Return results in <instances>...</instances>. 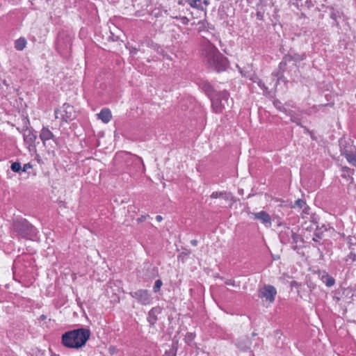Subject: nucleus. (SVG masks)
Wrapping results in <instances>:
<instances>
[{"instance_id": "f257e3e1", "label": "nucleus", "mask_w": 356, "mask_h": 356, "mask_svg": "<svg viewBox=\"0 0 356 356\" xmlns=\"http://www.w3.org/2000/svg\"><path fill=\"white\" fill-rule=\"evenodd\" d=\"M200 88L208 96L211 102V107L216 113H221L223 110L231 106L233 100L229 99V93L224 90L217 92L213 87L207 81L200 83Z\"/></svg>"}, {"instance_id": "f03ea898", "label": "nucleus", "mask_w": 356, "mask_h": 356, "mask_svg": "<svg viewBox=\"0 0 356 356\" xmlns=\"http://www.w3.org/2000/svg\"><path fill=\"white\" fill-rule=\"evenodd\" d=\"M202 56L205 65L218 72L226 70L228 67L227 58L209 41L203 44Z\"/></svg>"}, {"instance_id": "7ed1b4c3", "label": "nucleus", "mask_w": 356, "mask_h": 356, "mask_svg": "<svg viewBox=\"0 0 356 356\" xmlns=\"http://www.w3.org/2000/svg\"><path fill=\"white\" fill-rule=\"evenodd\" d=\"M90 334V330L84 327L67 331L62 335V343L67 348L79 349L86 345Z\"/></svg>"}, {"instance_id": "20e7f679", "label": "nucleus", "mask_w": 356, "mask_h": 356, "mask_svg": "<svg viewBox=\"0 0 356 356\" xmlns=\"http://www.w3.org/2000/svg\"><path fill=\"white\" fill-rule=\"evenodd\" d=\"M11 230L17 236L29 240H33L38 233L37 229L26 219L22 218L13 219Z\"/></svg>"}, {"instance_id": "39448f33", "label": "nucleus", "mask_w": 356, "mask_h": 356, "mask_svg": "<svg viewBox=\"0 0 356 356\" xmlns=\"http://www.w3.org/2000/svg\"><path fill=\"white\" fill-rule=\"evenodd\" d=\"M130 296L143 305H150L152 302L151 293L146 289H138L129 293Z\"/></svg>"}, {"instance_id": "423d86ee", "label": "nucleus", "mask_w": 356, "mask_h": 356, "mask_svg": "<svg viewBox=\"0 0 356 356\" xmlns=\"http://www.w3.org/2000/svg\"><path fill=\"white\" fill-rule=\"evenodd\" d=\"M74 107L69 104H64L60 110H55L56 118H58V115L60 113L61 118L65 122L72 120L74 118Z\"/></svg>"}, {"instance_id": "0eeeda50", "label": "nucleus", "mask_w": 356, "mask_h": 356, "mask_svg": "<svg viewBox=\"0 0 356 356\" xmlns=\"http://www.w3.org/2000/svg\"><path fill=\"white\" fill-rule=\"evenodd\" d=\"M261 298H264L266 300L272 303L275 300L277 291L275 288L272 285H265L263 288L259 290Z\"/></svg>"}, {"instance_id": "6e6552de", "label": "nucleus", "mask_w": 356, "mask_h": 356, "mask_svg": "<svg viewBox=\"0 0 356 356\" xmlns=\"http://www.w3.org/2000/svg\"><path fill=\"white\" fill-rule=\"evenodd\" d=\"M254 216V220H259L266 227H270L272 224V220L270 216L264 211L259 212H253L251 213Z\"/></svg>"}, {"instance_id": "1a4fd4ad", "label": "nucleus", "mask_w": 356, "mask_h": 356, "mask_svg": "<svg viewBox=\"0 0 356 356\" xmlns=\"http://www.w3.org/2000/svg\"><path fill=\"white\" fill-rule=\"evenodd\" d=\"M340 152L341 154L343 156H347L352 151L356 150V146H355L352 141L343 140L339 141Z\"/></svg>"}, {"instance_id": "9d476101", "label": "nucleus", "mask_w": 356, "mask_h": 356, "mask_svg": "<svg viewBox=\"0 0 356 356\" xmlns=\"http://www.w3.org/2000/svg\"><path fill=\"white\" fill-rule=\"evenodd\" d=\"M294 231L289 227H285L280 232L279 237L280 241L283 244H289L292 236H293Z\"/></svg>"}, {"instance_id": "9b49d317", "label": "nucleus", "mask_w": 356, "mask_h": 356, "mask_svg": "<svg viewBox=\"0 0 356 356\" xmlns=\"http://www.w3.org/2000/svg\"><path fill=\"white\" fill-rule=\"evenodd\" d=\"M161 312L162 308L159 306L152 307L149 311L147 321L151 326H154L158 320L157 316L161 314Z\"/></svg>"}, {"instance_id": "f8f14e48", "label": "nucleus", "mask_w": 356, "mask_h": 356, "mask_svg": "<svg viewBox=\"0 0 356 356\" xmlns=\"http://www.w3.org/2000/svg\"><path fill=\"white\" fill-rule=\"evenodd\" d=\"M290 62V57L284 56L282 60V61L279 64L278 70L276 73H274V75L277 76V79L284 81V72L286 70V66L287 63Z\"/></svg>"}, {"instance_id": "ddd939ff", "label": "nucleus", "mask_w": 356, "mask_h": 356, "mask_svg": "<svg viewBox=\"0 0 356 356\" xmlns=\"http://www.w3.org/2000/svg\"><path fill=\"white\" fill-rule=\"evenodd\" d=\"M40 138L42 140L44 145L45 144V142L47 140H49L50 139L55 140V137L53 133L47 127H42L40 134Z\"/></svg>"}, {"instance_id": "4468645a", "label": "nucleus", "mask_w": 356, "mask_h": 356, "mask_svg": "<svg viewBox=\"0 0 356 356\" xmlns=\"http://www.w3.org/2000/svg\"><path fill=\"white\" fill-rule=\"evenodd\" d=\"M97 116L104 123H108L112 118L111 112L108 108L102 109Z\"/></svg>"}, {"instance_id": "2eb2a0df", "label": "nucleus", "mask_w": 356, "mask_h": 356, "mask_svg": "<svg viewBox=\"0 0 356 356\" xmlns=\"http://www.w3.org/2000/svg\"><path fill=\"white\" fill-rule=\"evenodd\" d=\"M211 197L216 199L218 197L223 198L225 200H232V202H235L234 200V197L232 193L227 192H213L211 195Z\"/></svg>"}, {"instance_id": "dca6fc26", "label": "nucleus", "mask_w": 356, "mask_h": 356, "mask_svg": "<svg viewBox=\"0 0 356 356\" xmlns=\"http://www.w3.org/2000/svg\"><path fill=\"white\" fill-rule=\"evenodd\" d=\"M303 241H304V240H303V238L302 237V236L294 232L293 236H292L291 243H289V244H291V248L293 250H298V243H303Z\"/></svg>"}, {"instance_id": "f3484780", "label": "nucleus", "mask_w": 356, "mask_h": 356, "mask_svg": "<svg viewBox=\"0 0 356 356\" xmlns=\"http://www.w3.org/2000/svg\"><path fill=\"white\" fill-rule=\"evenodd\" d=\"M321 280L327 287H331L335 284L334 278L325 271L321 275Z\"/></svg>"}, {"instance_id": "a211bd4d", "label": "nucleus", "mask_w": 356, "mask_h": 356, "mask_svg": "<svg viewBox=\"0 0 356 356\" xmlns=\"http://www.w3.org/2000/svg\"><path fill=\"white\" fill-rule=\"evenodd\" d=\"M326 230H327V229L325 227H324V226H323L321 228H319L317 226V227L314 233V237H313L312 240L318 244H321L320 243V240L323 238V232L326 231Z\"/></svg>"}, {"instance_id": "6ab92c4d", "label": "nucleus", "mask_w": 356, "mask_h": 356, "mask_svg": "<svg viewBox=\"0 0 356 356\" xmlns=\"http://www.w3.org/2000/svg\"><path fill=\"white\" fill-rule=\"evenodd\" d=\"M24 138L26 143L32 144L37 139L36 132L33 129L28 130V133L24 134Z\"/></svg>"}, {"instance_id": "aec40b11", "label": "nucleus", "mask_w": 356, "mask_h": 356, "mask_svg": "<svg viewBox=\"0 0 356 356\" xmlns=\"http://www.w3.org/2000/svg\"><path fill=\"white\" fill-rule=\"evenodd\" d=\"M236 346L243 351H246L250 348V341L248 337L241 339L237 341Z\"/></svg>"}, {"instance_id": "412c9836", "label": "nucleus", "mask_w": 356, "mask_h": 356, "mask_svg": "<svg viewBox=\"0 0 356 356\" xmlns=\"http://www.w3.org/2000/svg\"><path fill=\"white\" fill-rule=\"evenodd\" d=\"M330 18L334 21V24L338 26L339 22L337 19L341 18L342 13L338 10L334 9L333 6L330 7Z\"/></svg>"}, {"instance_id": "4be33fe9", "label": "nucleus", "mask_w": 356, "mask_h": 356, "mask_svg": "<svg viewBox=\"0 0 356 356\" xmlns=\"http://www.w3.org/2000/svg\"><path fill=\"white\" fill-rule=\"evenodd\" d=\"M290 111L291 113L287 115L290 117L291 121L296 123L298 126L303 127L301 122L302 118L300 115L296 114L294 111L290 110Z\"/></svg>"}, {"instance_id": "5701e85b", "label": "nucleus", "mask_w": 356, "mask_h": 356, "mask_svg": "<svg viewBox=\"0 0 356 356\" xmlns=\"http://www.w3.org/2000/svg\"><path fill=\"white\" fill-rule=\"evenodd\" d=\"M26 40L21 37L15 41V48L17 51H22L26 47Z\"/></svg>"}, {"instance_id": "b1692460", "label": "nucleus", "mask_w": 356, "mask_h": 356, "mask_svg": "<svg viewBox=\"0 0 356 356\" xmlns=\"http://www.w3.org/2000/svg\"><path fill=\"white\" fill-rule=\"evenodd\" d=\"M341 171H342V175H341V177H343V178H349L351 180L353 179V175L354 174L355 172V170L354 169H351L347 166H343L341 168Z\"/></svg>"}, {"instance_id": "393cba45", "label": "nucleus", "mask_w": 356, "mask_h": 356, "mask_svg": "<svg viewBox=\"0 0 356 356\" xmlns=\"http://www.w3.org/2000/svg\"><path fill=\"white\" fill-rule=\"evenodd\" d=\"M273 105L278 110L280 111V112H282L284 113H285L286 115H290L291 113V112L290 111V110L289 109H286L282 104V102L278 100V99H275L273 101Z\"/></svg>"}, {"instance_id": "a878e982", "label": "nucleus", "mask_w": 356, "mask_h": 356, "mask_svg": "<svg viewBox=\"0 0 356 356\" xmlns=\"http://www.w3.org/2000/svg\"><path fill=\"white\" fill-rule=\"evenodd\" d=\"M186 3L191 7L203 10L202 0H186Z\"/></svg>"}, {"instance_id": "bb28decb", "label": "nucleus", "mask_w": 356, "mask_h": 356, "mask_svg": "<svg viewBox=\"0 0 356 356\" xmlns=\"http://www.w3.org/2000/svg\"><path fill=\"white\" fill-rule=\"evenodd\" d=\"M285 56L290 57V61L293 60L295 62H300L301 60H303L306 57L305 54H299L298 53H293V54H289Z\"/></svg>"}, {"instance_id": "cd10ccee", "label": "nucleus", "mask_w": 356, "mask_h": 356, "mask_svg": "<svg viewBox=\"0 0 356 356\" xmlns=\"http://www.w3.org/2000/svg\"><path fill=\"white\" fill-rule=\"evenodd\" d=\"M294 207H298L300 209L303 208V212L308 213V210L309 209V207L307 206L306 202L302 199H298L295 201Z\"/></svg>"}, {"instance_id": "c85d7f7f", "label": "nucleus", "mask_w": 356, "mask_h": 356, "mask_svg": "<svg viewBox=\"0 0 356 356\" xmlns=\"http://www.w3.org/2000/svg\"><path fill=\"white\" fill-rule=\"evenodd\" d=\"M264 13H265V10L264 8V6L257 5V13H256L257 19L260 20V21H264Z\"/></svg>"}, {"instance_id": "c756f323", "label": "nucleus", "mask_w": 356, "mask_h": 356, "mask_svg": "<svg viewBox=\"0 0 356 356\" xmlns=\"http://www.w3.org/2000/svg\"><path fill=\"white\" fill-rule=\"evenodd\" d=\"M349 163L356 167V150H353L345 156Z\"/></svg>"}, {"instance_id": "7c9ffc66", "label": "nucleus", "mask_w": 356, "mask_h": 356, "mask_svg": "<svg viewBox=\"0 0 356 356\" xmlns=\"http://www.w3.org/2000/svg\"><path fill=\"white\" fill-rule=\"evenodd\" d=\"M11 170L15 172L21 173L22 172V166L19 162H14L10 165Z\"/></svg>"}, {"instance_id": "2f4dec72", "label": "nucleus", "mask_w": 356, "mask_h": 356, "mask_svg": "<svg viewBox=\"0 0 356 356\" xmlns=\"http://www.w3.org/2000/svg\"><path fill=\"white\" fill-rule=\"evenodd\" d=\"M124 154L126 156H131L134 160L133 161L136 164H141L143 167H144V164H143V160L140 157L138 156H132L131 154L128 153V152H125Z\"/></svg>"}, {"instance_id": "473e14b6", "label": "nucleus", "mask_w": 356, "mask_h": 356, "mask_svg": "<svg viewBox=\"0 0 356 356\" xmlns=\"http://www.w3.org/2000/svg\"><path fill=\"white\" fill-rule=\"evenodd\" d=\"M306 284L310 293H312L316 288V284L314 283L310 279L307 280Z\"/></svg>"}, {"instance_id": "72a5a7b5", "label": "nucleus", "mask_w": 356, "mask_h": 356, "mask_svg": "<svg viewBox=\"0 0 356 356\" xmlns=\"http://www.w3.org/2000/svg\"><path fill=\"white\" fill-rule=\"evenodd\" d=\"M162 284H163V282L161 280H156L155 281L154 285L153 286L154 292H155V293L159 292L161 289Z\"/></svg>"}, {"instance_id": "f704fd0d", "label": "nucleus", "mask_w": 356, "mask_h": 356, "mask_svg": "<svg viewBox=\"0 0 356 356\" xmlns=\"http://www.w3.org/2000/svg\"><path fill=\"white\" fill-rule=\"evenodd\" d=\"M195 337V334L193 332H188L185 336V341L188 343H191Z\"/></svg>"}, {"instance_id": "c9c22d12", "label": "nucleus", "mask_w": 356, "mask_h": 356, "mask_svg": "<svg viewBox=\"0 0 356 356\" xmlns=\"http://www.w3.org/2000/svg\"><path fill=\"white\" fill-rule=\"evenodd\" d=\"M177 348L172 346L169 350H166L165 356H176Z\"/></svg>"}, {"instance_id": "e433bc0d", "label": "nucleus", "mask_w": 356, "mask_h": 356, "mask_svg": "<svg viewBox=\"0 0 356 356\" xmlns=\"http://www.w3.org/2000/svg\"><path fill=\"white\" fill-rule=\"evenodd\" d=\"M154 49L159 54L164 56L165 51L158 44L153 45Z\"/></svg>"}, {"instance_id": "4c0bfd02", "label": "nucleus", "mask_w": 356, "mask_h": 356, "mask_svg": "<svg viewBox=\"0 0 356 356\" xmlns=\"http://www.w3.org/2000/svg\"><path fill=\"white\" fill-rule=\"evenodd\" d=\"M349 260H350L352 262L355 261L356 260V254L353 253V252H350L347 257H346V261H348Z\"/></svg>"}, {"instance_id": "58836bf2", "label": "nucleus", "mask_w": 356, "mask_h": 356, "mask_svg": "<svg viewBox=\"0 0 356 356\" xmlns=\"http://www.w3.org/2000/svg\"><path fill=\"white\" fill-rule=\"evenodd\" d=\"M256 82L260 88H261L263 90H268V88L265 86L264 83L261 79H258V81Z\"/></svg>"}, {"instance_id": "ea45409f", "label": "nucleus", "mask_w": 356, "mask_h": 356, "mask_svg": "<svg viewBox=\"0 0 356 356\" xmlns=\"http://www.w3.org/2000/svg\"><path fill=\"white\" fill-rule=\"evenodd\" d=\"M318 109L316 106H314L309 111H302L301 113H304L307 115H311L312 112H317Z\"/></svg>"}, {"instance_id": "a19ab883", "label": "nucleus", "mask_w": 356, "mask_h": 356, "mask_svg": "<svg viewBox=\"0 0 356 356\" xmlns=\"http://www.w3.org/2000/svg\"><path fill=\"white\" fill-rule=\"evenodd\" d=\"M32 168V165L30 163H26L22 168V172H26L28 169Z\"/></svg>"}, {"instance_id": "79ce46f5", "label": "nucleus", "mask_w": 356, "mask_h": 356, "mask_svg": "<svg viewBox=\"0 0 356 356\" xmlns=\"http://www.w3.org/2000/svg\"><path fill=\"white\" fill-rule=\"evenodd\" d=\"M300 286H301V284L298 282H296V281H292L291 282V287L299 288Z\"/></svg>"}, {"instance_id": "37998d69", "label": "nucleus", "mask_w": 356, "mask_h": 356, "mask_svg": "<svg viewBox=\"0 0 356 356\" xmlns=\"http://www.w3.org/2000/svg\"><path fill=\"white\" fill-rule=\"evenodd\" d=\"M225 284L227 285H234V281L232 280H227V281H225Z\"/></svg>"}, {"instance_id": "c03bdc74", "label": "nucleus", "mask_w": 356, "mask_h": 356, "mask_svg": "<svg viewBox=\"0 0 356 356\" xmlns=\"http://www.w3.org/2000/svg\"><path fill=\"white\" fill-rule=\"evenodd\" d=\"M197 241L196 239H193V240H191V245H193V246H196L197 245Z\"/></svg>"}, {"instance_id": "a18cd8bd", "label": "nucleus", "mask_w": 356, "mask_h": 356, "mask_svg": "<svg viewBox=\"0 0 356 356\" xmlns=\"http://www.w3.org/2000/svg\"><path fill=\"white\" fill-rule=\"evenodd\" d=\"M46 318H47V316H46V315H44V314H42V315L40 316L39 320H40V321H44V320H45Z\"/></svg>"}, {"instance_id": "49530a36", "label": "nucleus", "mask_w": 356, "mask_h": 356, "mask_svg": "<svg viewBox=\"0 0 356 356\" xmlns=\"http://www.w3.org/2000/svg\"><path fill=\"white\" fill-rule=\"evenodd\" d=\"M156 219L157 221L161 222L163 220V218L161 216L158 215L156 216Z\"/></svg>"}, {"instance_id": "de8ad7c7", "label": "nucleus", "mask_w": 356, "mask_h": 356, "mask_svg": "<svg viewBox=\"0 0 356 356\" xmlns=\"http://www.w3.org/2000/svg\"><path fill=\"white\" fill-rule=\"evenodd\" d=\"M145 218H146V217H145V216H142L140 218H139L138 219V221H140V222H143V221H144V220H145Z\"/></svg>"}, {"instance_id": "09e8293b", "label": "nucleus", "mask_w": 356, "mask_h": 356, "mask_svg": "<svg viewBox=\"0 0 356 356\" xmlns=\"http://www.w3.org/2000/svg\"><path fill=\"white\" fill-rule=\"evenodd\" d=\"M203 3H204V4H205V5H208V4H209V1H208L207 0H204V1H203Z\"/></svg>"}, {"instance_id": "8fccbe9b", "label": "nucleus", "mask_w": 356, "mask_h": 356, "mask_svg": "<svg viewBox=\"0 0 356 356\" xmlns=\"http://www.w3.org/2000/svg\"><path fill=\"white\" fill-rule=\"evenodd\" d=\"M51 356H60V355H57V354H55V353H51Z\"/></svg>"}, {"instance_id": "3c124183", "label": "nucleus", "mask_w": 356, "mask_h": 356, "mask_svg": "<svg viewBox=\"0 0 356 356\" xmlns=\"http://www.w3.org/2000/svg\"><path fill=\"white\" fill-rule=\"evenodd\" d=\"M186 19L188 20L186 17H184V22H186Z\"/></svg>"}, {"instance_id": "603ef678", "label": "nucleus", "mask_w": 356, "mask_h": 356, "mask_svg": "<svg viewBox=\"0 0 356 356\" xmlns=\"http://www.w3.org/2000/svg\"><path fill=\"white\" fill-rule=\"evenodd\" d=\"M186 19L188 20L186 17H184V22H186Z\"/></svg>"}, {"instance_id": "864d4df0", "label": "nucleus", "mask_w": 356, "mask_h": 356, "mask_svg": "<svg viewBox=\"0 0 356 356\" xmlns=\"http://www.w3.org/2000/svg\"><path fill=\"white\" fill-rule=\"evenodd\" d=\"M247 1H248V0H246Z\"/></svg>"}]
</instances>
